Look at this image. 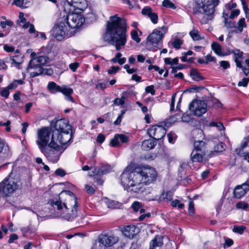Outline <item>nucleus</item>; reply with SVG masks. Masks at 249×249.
Segmentation results:
<instances>
[{
  "instance_id": "obj_58",
  "label": "nucleus",
  "mask_w": 249,
  "mask_h": 249,
  "mask_svg": "<svg viewBox=\"0 0 249 249\" xmlns=\"http://www.w3.org/2000/svg\"><path fill=\"white\" fill-rule=\"evenodd\" d=\"M188 212L190 215H193L195 213L194 203L192 200L189 201Z\"/></svg>"
},
{
  "instance_id": "obj_2",
  "label": "nucleus",
  "mask_w": 249,
  "mask_h": 249,
  "mask_svg": "<svg viewBox=\"0 0 249 249\" xmlns=\"http://www.w3.org/2000/svg\"><path fill=\"white\" fill-rule=\"evenodd\" d=\"M48 204L57 211V217L71 221L78 215L77 198L70 191H62L57 197L50 199Z\"/></svg>"
},
{
  "instance_id": "obj_62",
  "label": "nucleus",
  "mask_w": 249,
  "mask_h": 249,
  "mask_svg": "<svg viewBox=\"0 0 249 249\" xmlns=\"http://www.w3.org/2000/svg\"><path fill=\"white\" fill-rule=\"evenodd\" d=\"M249 82V78H244L242 80V81H239L238 82V86L239 87H245L247 86Z\"/></svg>"
},
{
  "instance_id": "obj_50",
  "label": "nucleus",
  "mask_w": 249,
  "mask_h": 249,
  "mask_svg": "<svg viewBox=\"0 0 249 249\" xmlns=\"http://www.w3.org/2000/svg\"><path fill=\"white\" fill-rule=\"evenodd\" d=\"M209 126L217 127L219 131L224 129V127L221 122H213L210 123Z\"/></svg>"
},
{
  "instance_id": "obj_30",
  "label": "nucleus",
  "mask_w": 249,
  "mask_h": 249,
  "mask_svg": "<svg viewBox=\"0 0 249 249\" xmlns=\"http://www.w3.org/2000/svg\"><path fill=\"white\" fill-rule=\"evenodd\" d=\"M62 86L57 85L54 82H49L47 88L51 93L55 94L57 92H60Z\"/></svg>"
},
{
  "instance_id": "obj_33",
  "label": "nucleus",
  "mask_w": 249,
  "mask_h": 249,
  "mask_svg": "<svg viewBox=\"0 0 249 249\" xmlns=\"http://www.w3.org/2000/svg\"><path fill=\"white\" fill-rule=\"evenodd\" d=\"M105 203L108 208L110 209H119L122 206V204L114 200L105 199Z\"/></svg>"
},
{
  "instance_id": "obj_40",
  "label": "nucleus",
  "mask_w": 249,
  "mask_h": 249,
  "mask_svg": "<svg viewBox=\"0 0 249 249\" xmlns=\"http://www.w3.org/2000/svg\"><path fill=\"white\" fill-rule=\"evenodd\" d=\"M173 194L170 191L163 192L160 195V199L161 200L170 201L172 199Z\"/></svg>"
},
{
  "instance_id": "obj_18",
  "label": "nucleus",
  "mask_w": 249,
  "mask_h": 249,
  "mask_svg": "<svg viewBox=\"0 0 249 249\" xmlns=\"http://www.w3.org/2000/svg\"><path fill=\"white\" fill-rule=\"evenodd\" d=\"M142 14L149 18L153 24H157L158 21V14L154 12L152 8L149 6L144 7L141 11Z\"/></svg>"
},
{
  "instance_id": "obj_12",
  "label": "nucleus",
  "mask_w": 249,
  "mask_h": 249,
  "mask_svg": "<svg viewBox=\"0 0 249 249\" xmlns=\"http://www.w3.org/2000/svg\"><path fill=\"white\" fill-rule=\"evenodd\" d=\"M51 135V131L47 128H43L38 131L36 142L40 150L48 146Z\"/></svg>"
},
{
  "instance_id": "obj_21",
  "label": "nucleus",
  "mask_w": 249,
  "mask_h": 249,
  "mask_svg": "<svg viewBox=\"0 0 249 249\" xmlns=\"http://www.w3.org/2000/svg\"><path fill=\"white\" fill-rule=\"evenodd\" d=\"M235 152L239 156L249 152V136L244 138L240 147L236 148Z\"/></svg>"
},
{
  "instance_id": "obj_48",
  "label": "nucleus",
  "mask_w": 249,
  "mask_h": 249,
  "mask_svg": "<svg viewBox=\"0 0 249 249\" xmlns=\"http://www.w3.org/2000/svg\"><path fill=\"white\" fill-rule=\"evenodd\" d=\"M91 249H107V248L104 244H101V240L98 237V241L93 245Z\"/></svg>"
},
{
  "instance_id": "obj_37",
  "label": "nucleus",
  "mask_w": 249,
  "mask_h": 249,
  "mask_svg": "<svg viewBox=\"0 0 249 249\" xmlns=\"http://www.w3.org/2000/svg\"><path fill=\"white\" fill-rule=\"evenodd\" d=\"M194 149L202 153H205V142L203 141H195L194 143Z\"/></svg>"
},
{
  "instance_id": "obj_63",
  "label": "nucleus",
  "mask_w": 249,
  "mask_h": 249,
  "mask_svg": "<svg viewBox=\"0 0 249 249\" xmlns=\"http://www.w3.org/2000/svg\"><path fill=\"white\" fill-rule=\"evenodd\" d=\"M145 90L146 93H150L152 95H154L155 94V90L154 89V87L153 85H150L146 87L145 88Z\"/></svg>"
},
{
  "instance_id": "obj_6",
  "label": "nucleus",
  "mask_w": 249,
  "mask_h": 249,
  "mask_svg": "<svg viewBox=\"0 0 249 249\" xmlns=\"http://www.w3.org/2000/svg\"><path fill=\"white\" fill-rule=\"evenodd\" d=\"M52 34L53 37L60 41L74 36L75 31L72 30L69 25H67L65 19L62 17L54 25Z\"/></svg>"
},
{
  "instance_id": "obj_43",
  "label": "nucleus",
  "mask_w": 249,
  "mask_h": 249,
  "mask_svg": "<svg viewBox=\"0 0 249 249\" xmlns=\"http://www.w3.org/2000/svg\"><path fill=\"white\" fill-rule=\"evenodd\" d=\"M24 82L22 80H15L12 83L8 85V88L10 89H15L18 85H22Z\"/></svg>"
},
{
  "instance_id": "obj_23",
  "label": "nucleus",
  "mask_w": 249,
  "mask_h": 249,
  "mask_svg": "<svg viewBox=\"0 0 249 249\" xmlns=\"http://www.w3.org/2000/svg\"><path fill=\"white\" fill-rule=\"evenodd\" d=\"M128 137L124 134H116L111 140L110 144L112 146H117L120 142L126 143L128 142Z\"/></svg>"
},
{
  "instance_id": "obj_16",
  "label": "nucleus",
  "mask_w": 249,
  "mask_h": 249,
  "mask_svg": "<svg viewBox=\"0 0 249 249\" xmlns=\"http://www.w3.org/2000/svg\"><path fill=\"white\" fill-rule=\"evenodd\" d=\"M99 238L101 244H104L107 249L113 246L119 241V238L112 234H102Z\"/></svg>"
},
{
  "instance_id": "obj_25",
  "label": "nucleus",
  "mask_w": 249,
  "mask_h": 249,
  "mask_svg": "<svg viewBox=\"0 0 249 249\" xmlns=\"http://www.w3.org/2000/svg\"><path fill=\"white\" fill-rule=\"evenodd\" d=\"M156 145V142L152 138L143 141L142 143V148L145 151L152 149Z\"/></svg>"
},
{
  "instance_id": "obj_31",
  "label": "nucleus",
  "mask_w": 249,
  "mask_h": 249,
  "mask_svg": "<svg viewBox=\"0 0 249 249\" xmlns=\"http://www.w3.org/2000/svg\"><path fill=\"white\" fill-rule=\"evenodd\" d=\"M189 35L194 41H198L204 38V36L201 35L199 31L195 28L190 31Z\"/></svg>"
},
{
  "instance_id": "obj_36",
  "label": "nucleus",
  "mask_w": 249,
  "mask_h": 249,
  "mask_svg": "<svg viewBox=\"0 0 249 249\" xmlns=\"http://www.w3.org/2000/svg\"><path fill=\"white\" fill-rule=\"evenodd\" d=\"M234 54V61L236 65L238 68H242V62L239 60L243 56V52L240 51L239 50L233 52Z\"/></svg>"
},
{
  "instance_id": "obj_14",
  "label": "nucleus",
  "mask_w": 249,
  "mask_h": 249,
  "mask_svg": "<svg viewBox=\"0 0 249 249\" xmlns=\"http://www.w3.org/2000/svg\"><path fill=\"white\" fill-rule=\"evenodd\" d=\"M166 129L161 125H153L148 129L147 133L154 140L161 139L166 134Z\"/></svg>"
},
{
  "instance_id": "obj_52",
  "label": "nucleus",
  "mask_w": 249,
  "mask_h": 249,
  "mask_svg": "<svg viewBox=\"0 0 249 249\" xmlns=\"http://www.w3.org/2000/svg\"><path fill=\"white\" fill-rule=\"evenodd\" d=\"M224 26L227 28H232L236 27L234 22L231 20H229V18L224 19Z\"/></svg>"
},
{
  "instance_id": "obj_9",
  "label": "nucleus",
  "mask_w": 249,
  "mask_h": 249,
  "mask_svg": "<svg viewBox=\"0 0 249 249\" xmlns=\"http://www.w3.org/2000/svg\"><path fill=\"white\" fill-rule=\"evenodd\" d=\"M71 139V132L54 131L52 134L51 142L57 144H60L61 146L65 147L70 144Z\"/></svg>"
},
{
  "instance_id": "obj_47",
  "label": "nucleus",
  "mask_w": 249,
  "mask_h": 249,
  "mask_svg": "<svg viewBox=\"0 0 249 249\" xmlns=\"http://www.w3.org/2000/svg\"><path fill=\"white\" fill-rule=\"evenodd\" d=\"M162 4L163 6L167 8L172 9H175L176 8L175 5L170 0H163Z\"/></svg>"
},
{
  "instance_id": "obj_39",
  "label": "nucleus",
  "mask_w": 249,
  "mask_h": 249,
  "mask_svg": "<svg viewBox=\"0 0 249 249\" xmlns=\"http://www.w3.org/2000/svg\"><path fill=\"white\" fill-rule=\"evenodd\" d=\"M124 4H126L128 7L131 9L139 7L138 0H122Z\"/></svg>"
},
{
  "instance_id": "obj_49",
  "label": "nucleus",
  "mask_w": 249,
  "mask_h": 249,
  "mask_svg": "<svg viewBox=\"0 0 249 249\" xmlns=\"http://www.w3.org/2000/svg\"><path fill=\"white\" fill-rule=\"evenodd\" d=\"M131 36L132 39L137 43H139L141 41V39L139 37L138 31L137 30H134L131 32Z\"/></svg>"
},
{
  "instance_id": "obj_41",
  "label": "nucleus",
  "mask_w": 249,
  "mask_h": 249,
  "mask_svg": "<svg viewBox=\"0 0 249 249\" xmlns=\"http://www.w3.org/2000/svg\"><path fill=\"white\" fill-rule=\"evenodd\" d=\"M30 69H35V71L30 72V76L32 77H35L43 73V69L42 67H36L34 68H29L28 70L27 69V70L29 71Z\"/></svg>"
},
{
  "instance_id": "obj_35",
  "label": "nucleus",
  "mask_w": 249,
  "mask_h": 249,
  "mask_svg": "<svg viewBox=\"0 0 249 249\" xmlns=\"http://www.w3.org/2000/svg\"><path fill=\"white\" fill-rule=\"evenodd\" d=\"M21 231L24 235L32 236L35 234L36 229V228L30 225L26 227L22 228L21 229Z\"/></svg>"
},
{
  "instance_id": "obj_44",
  "label": "nucleus",
  "mask_w": 249,
  "mask_h": 249,
  "mask_svg": "<svg viewBox=\"0 0 249 249\" xmlns=\"http://www.w3.org/2000/svg\"><path fill=\"white\" fill-rule=\"evenodd\" d=\"M22 28L26 29L29 28V32L31 34L36 32L35 28L33 24H31L29 22H26L22 26Z\"/></svg>"
},
{
  "instance_id": "obj_45",
  "label": "nucleus",
  "mask_w": 249,
  "mask_h": 249,
  "mask_svg": "<svg viewBox=\"0 0 249 249\" xmlns=\"http://www.w3.org/2000/svg\"><path fill=\"white\" fill-rule=\"evenodd\" d=\"M246 228L244 226H234L232 229V231L235 233L242 234L244 232Z\"/></svg>"
},
{
  "instance_id": "obj_13",
  "label": "nucleus",
  "mask_w": 249,
  "mask_h": 249,
  "mask_svg": "<svg viewBox=\"0 0 249 249\" xmlns=\"http://www.w3.org/2000/svg\"><path fill=\"white\" fill-rule=\"evenodd\" d=\"M87 0H67L64 4L65 10L74 11L76 10L84 11L88 7Z\"/></svg>"
},
{
  "instance_id": "obj_60",
  "label": "nucleus",
  "mask_w": 249,
  "mask_h": 249,
  "mask_svg": "<svg viewBox=\"0 0 249 249\" xmlns=\"http://www.w3.org/2000/svg\"><path fill=\"white\" fill-rule=\"evenodd\" d=\"M240 14V10L238 9H234L231 11V14L229 16L230 18L233 19L237 17Z\"/></svg>"
},
{
  "instance_id": "obj_55",
  "label": "nucleus",
  "mask_w": 249,
  "mask_h": 249,
  "mask_svg": "<svg viewBox=\"0 0 249 249\" xmlns=\"http://www.w3.org/2000/svg\"><path fill=\"white\" fill-rule=\"evenodd\" d=\"M9 89H10L8 88V87L2 88L0 92V95L5 98H7L10 93L9 91Z\"/></svg>"
},
{
  "instance_id": "obj_24",
  "label": "nucleus",
  "mask_w": 249,
  "mask_h": 249,
  "mask_svg": "<svg viewBox=\"0 0 249 249\" xmlns=\"http://www.w3.org/2000/svg\"><path fill=\"white\" fill-rule=\"evenodd\" d=\"M60 92L65 95V99L67 101L74 103V101L71 96V94L73 92V90L71 88H69L66 86H62Z\"/></svg>"
},
{
  "instance_id": "obj_61",
  "label": "nucleus",
  "mask_w": 249,
  "mask_h": 249,
  "mask_svg": "<svg viewBox=\"0 0 249 249\" xmlns=\"http://www.w3.org/2000/svg\"><path fill=\"white\" fill-rule=\"evenodd\" d=\"M120 68L118 66H112L110 69H109L107 71V72L109 74H112L114 73H116L119 70Z\"/></svg>"
},
{
  "instance_id": "obj_28",
  "label": "nucleus",
  "mask_w": 249,
  "mask_h": 249,
  "mask_svg": "<svg viewBox=\"0 0 249 249\" xmlns=\"http://www.w3.org/2000/svg\"><path fill=\"white\" fill-rule=\"evenodd\" d=\"M204 155L205 153H202L197 150H193L191 154V160L193 162H201L203 161Z\"/></svg>"
},
{
  "instance_id": "obj_56",
  "label": "nucleus",
  "mask_w": 249,
  "mask_h": 249,
  "mask_svg": "<svg viewBox=\"0 0 249 249\" xmlns=\"http://www.w3.org/2000/svg\"><path fill=\"white\" fill-rule=\"evenodd\" d=\"M243 8L246 17L249 19V8L248 7L247 5L244 0H241Z\"/></svg>"
},
{
  "instance_id": "obj_51",
  "label": "nucleus",
  "mask_w": 249,
  "mask_h": 249,
  "mask_svg": "<svg viewBox=\"0 0 249 249\" xmlns=\"http://www.w3.org/2000/svg\"><path fill=\"white\" fill-rule=\"evenodd\" d=\"M225 145L223 142H220L217 144L214 147L215 152H220L225 150Z\"/></svg>"
},
{
  "instance_id": "obj_38",
  "label": "nucleus",
  "mask_w": 249,
  "mask_h": 249,
  "mask_svg": "<svg viewBox=\"0 0 249 249\" xmlns=\"http://www.w3.org/2000/svg\"><path fill=\"white\" fill-rule=\"evenodd\" d=\"M142 207V203L137 201H134L131 205V208L134 212H136L140 211L141 213H143L145 211L144 209Z\"/></svg>"
},
{
  "instance_id": "obj_11",
  "label": "nucleus",
  "mask_w": 249,
  "mask_h": 249,
  "mask_svg": "<svg viewBox=\"0 0 249 249\" xmlns=\"http://www.w3.org/2000/svg\"><path fill=\"white\" fill-rule=\"evenodd\" d=\"M167 32V28L163 26L154 29L147 37V43L156 46L162 39Z\"/></svg>"
},
{
  "instance_id": "obj_17",
  "label": "nucleus",
  "mask_w": 249,
  "mask_h": 249,
  "mask_svg": "<svg viewBox=\"0 0 249 249\" xmlns=\"http://www.w3.org/2000/svg\"><path fill=\"white\" fill-rule=\"evenodd\" d=\"M55 131L59 132H71V126L65 119H60L56 121L54 124Z\"/></svg>"
},
{
  "instance_id": "obj_19",
  "label": "nucleus",
  "mask_w": 249,
  "mask_h": 249,
  "mask_svg": "<svg viewBox=\"0 0 249 249\" xmlns=\"http://www.w3.org/2000/svg\"><path fill=\"white\" fill-rule=\"evenodd\" d=\"M249 181L241 185L237 186L234 190L233 194L236 198H240L244 196L249 190Z\"/></svg>"
},
{
  "instance_id": "obj_32",
  "label": "nucleus",
  "mask_w": 249,
  "mask_h": 249,
  "mask_svg": "<svg viewBox=\"0 0 249 249\" xmlns=\"http://www.w3.org/2000/svg\"><path fill=\"white\" fill-rule=\"evenodd\" d=\"M247 27V24L245 22V18H243L239 19L237 23V26H236V30L233 32H235V33H241L243 31L244 28H246Z\"/></svg>"
},
{
  "instance_id": "obj_5",
  "label": "nucleus",
  "mask_w": 249,
  "mask_h": 249,
  "mask_svg": "<svg viewBox=\"0 0 249 249\" xmlns=\"http://www.w3.org/2000/svg\"><path fill=\"white\" fill-rule=\"evenodd\" d=\"M194 0L198 11L200 12H203L205 15L203 18L204 23H208L209 20H211L213 18L215 7L218 5L219 0Z\"/></svg>"
},
{
  "instance_id": "obj_46",
  "label": "nucleus",
  "mask_w": 249,
  "mask_h": 249,
  "mask_svg": "<svg viewBox=\"0 0 249 249\" xmlns=\"http://www.w3.org/2000/svg\"><path fill=\"white\" fill-rule=\"evenodd\" d=\"M164 61L166 64L171 65H177L178 64V57H176L173 59H171V58L169 57H167L164 58Z\"/></svg>"
},
{
  "instance_id": "obj_34",
  "label": "nucleus",
  "mask_w": 249,
  "mask_h": 249,
  "mask_svg": "<svg viewBox=\"0 0 249 249\" xmlns=\"http://www.w3.org/2000/svg\"><path fill=\"white\" fill-rule=\"evenodd\" d=\"M122 54L119 52L117 53L115 56L111 59V62H112L113 63H118L119 64L122 65L124 64L126 61V59L125 57H122Z\"/></svg>"
},
{
  "instance_id": "obj_3",
  "label": "nucleus",
  "mask_w": 249,
  "mask_h": 249,
  "mask_svg": "<svg viewBox=\"0 0 249 249\" xmlns=\"http://www.w3.org/2000/svg\"><path fill=\"white\" fill-rule=\"evenodd\" d=\"M127 23L125 18L118 15L110 16L107 22L106 31L103 38L105 41L115 46L119 51L127 41Z\"/></svg>"
},
{
  "instance_id": "obj_42",
  "label": "nucleus",
  "mask_w": 249,
  "mask_h": 249,
  "mask_svg": "<svg viewBox=\"0 0 249 249\" xmlns=\"http://www.w3.org/2000/svg\"><path fill=\"white\" fill-rule=\"evenodd\" d=\"M192 79L196 81H199L203 79L200 73L196 70H192L190 72Z\"/></svg>"
},
{
  "instance_id": "obj_4",
  "label": "nucleus",
  "mask_w": 249,
  "mask_h": 249,
  "mask_svg": "<svg viewBox=\"0 0 249 249\" xmlns=\"http://www.w3.org/2000/svg\"><path fill=\"white\" fill-rule=\"evenodd\" d=\"M0 183H2L1 186L3 189V193L6 196H11L22 187L20 176L13 171Z\"/></svg>"
},
{
  "instance_id": "obj_53",
  "label": "nucleus",
  "mask_w": 249,
  "mask_h": 249,
  "mask_svg": "<svg viewBox=\"0 0 249 249\" xmlns=\"http://www.w3.org/2000/svg\"><path fill=\"white\" fill-rule=\"evenodd\" d=\"M177 135L174 132H170L167 134V138L169 142L171 143H174L176 139H177Z\"/></svg>"
},
{
  "instance_id": "obj_20",
  "label": "nucleus",
  "mask_w": 249,
  "mask_h": 249,
  "mask_svg": "<svg viewBox=\"0 0 249 249\" xmlns=\"http://www.w3.org/2000/svg\"><path fill=\"white\" fill-rule=\"evenodd\" d=\"M123 234L129 238H133L139 232V229L135 225H127L122 229Z\"/></svg>"
},
{
  "instance_id": "obj_57",
  "label": "nucleus",
  "mask_w": 249,
  "mask_h": 249,
  "mask_svg": "<svg viewBox=\"0 0 249 249\" xmlns=\"http://www.w3.org/2000/svg\"><path fill=\"white\" fill-rule=\"evenodd\" d=\"M236 207L238 209L246 210L249 207V204L244 202H240L236 204Z\"/></svg>"
},
{
  "instance_id": "obj_26",
  "label": "nucleus",
  "mask_w": 249,
  "mask_h": 249,
  "mask_svg": "<svg viewBox=\"0 0 249 249\" xmlns=\"http://www.w3.org/2000/svg\"><path fill=\"white\" fill-rule=\"evenodd\" d=\"M111 167L109 165L102 166L100 168H95L93 169V173L94 175H103L110 172Z\"/></svg>"
},
{
  "instance_id": "obj_59",
  "label": "nucleus",
  "mask_w": 249,
  "mask_h": 249,
  "mask_svg": "<svg viewBox=\"0 0 249 249\" xmlns=\"http://www.w3.org/2000/svg\"><path fill=\"white\" fill-rule=\"evenodd\" d=\"M125 103V101L123 99H120L119 98H117L115 99L113 101V104L117 106H120L121 107H124Z\"/></svg>"
},
{
  "instance_id": "obj_15",
  "label": "nucleus",
  "mask_w": 249,
  "mask_h": 249,
  "mask_svg": "<svg viewBox=\"0 0 249 249\" xmlns=\"http://www.w3.org/2000/svg\"><path fill=\"white\" fill-rule=\"evenodd\" d=\"M50 62L49 58L46 55H39L37 57L33 58L29 63L26 69L29 68H34L37 67H42V66H45Z\"/></svg>"
},
{
  "instance_id": "obj_29",
  "label": "nucleus",
  "mask_w": 249,
  "mask_h": 249,
  "mask_svg": "<svg viewBox=\"0 0 249 249\" xmlns=\"http://www.w3.org/2000/svg\"><path fill=\"white\" fill-rule=\"evenodd\" d=\"M211 47L214 52L219 56H225L230 54V53H225L222 52V47L218 43L213 42L211 44Z\"/></svg>"
},
{
  "instance_id": "obj_22",
  "label": "nucleus",
  "mask_w": 249,
  "mask_h": 249,
  "mask_svg": "<svg viewBox=\"0 0 249 249\" xmlns=\"http://www.w3.org/2000/svg\"><path fill=\"white\" fill-rule=\"evenodd\" d=\"M16 54L14 56H10V58L12 61V65H13L15 67L17 68L18 69H21V64L23 62V56L20 53L19 50L17 49L15 51Z\"/></svg>"
},
{
  "instance_id": "obj_7",
  "label": "nucleus",
  "mask_w": 249,
  "mask_h": 249,
  "mask_svg": "<svg viewBox=\"0 0 249 249\" xmlns=\"http://www.w3.org/2000/svg\"><path fill=\"white\" fill-rule=\"evenodd\" d=\"M67 147V146L63 147L57 143L50 142L46 148L40 151L50 161L56 163Z\"/></svg>"
},
{
  "instance_id": "obj_27",
  "label": "nucleus",
  "mask_w": 249,
  "mask_h": 249,
  "mask_svg": "<svg viewBox=\"0 0 249 249\" xmlns=\"http://www.w3.org/2000/svg\"><path fill=\"white\" fill-rule=\"evenodd\" d=\"M163 244V237L160 235H156L151 241L149 249H155L157 247H161Z\"/></svg>"
},
{
  "instance_id": "obj_10",
  "label": "nucleus",
  "mask_w": 249,
  "mask_h": 249,
  "mask_svg": "<svg viewBox=\"0 0 249 249\" xmlns=\"http://www.w3.org/2000/svg\"><path fill=\"white\" fill-rule=\"evenodd\" d=\"M189 109L193 115L201 116L207 110V105L204 101L194 100L189 105Z\"/></svg>"
},
{
  "instance_id": "obj_1",
  "label": "nucleus",
  "mask_w": 249,
  "mask_h": 249,
  "mask_svg": "<svg viewBox=\"0 0 249 249\" xmlns=\"http://www.w3.org/2000/svg\"><path fill=\"white\" fill-rule=\"evenodd\" d=\"M157 177V171L151 166L139 167L132 170L127 166L122 173L120 179L124 190L131 194H139L144 191L145 185L153 182Z\"/></svg>"
},
{
  "instance_id": "obj_54",
  "label": "nucleus",
  "mask_w": 249,
  "mask_h": 249,
  "mask_svg": "<svg viewBox=\"0 0 249 249\" xmlns=\"http://www.w3.org/2000/svg\"><path fill=\"white\" fill-rule=\"evenodd\" d=\"M171 44L175 48L178 49L182 44V41L179 38H176L171 42Z\"/></svg>"
},
{
  "instance_id": "obj_8",
  "label": "nucleus",
  "mask_w": 249,
  "mask_h": 249,
  "mask_svg": "<svg viewBox=\"0 0 249 249\" xmlns=\"http://www.w3.org/2000/svg\"><path fill=\"white\" fill-rule=\"evenodd\" d=\"M65 21L67 23V25L76 33V29L81 27L85 22V18L84 16L80 13L74 12V11H69L68 14L63 17Z\"/></svg>"
},
{
  "instance_id": "obj_64",
  "label": "nucleus",
  "mask_w": 249,
  "mask_h": 249,
  "mask_svg": "<svg viewBox=\"0 0 249 249\" xmlns=\"http://www.w3.org/2000/svg\"><path fill=\"white\" fill-rule=\"evenodd\" d=\"M172 205L173 207L178 206L179 209H182L184 207L183 203H180L178 199L175 200L172 202Z\"/></svg>"
}]
</instances>
